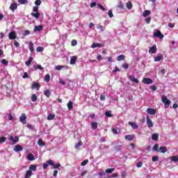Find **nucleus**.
<instances>
[{
    "instance_id": "nucleus-1",
    "label": "nucleus",
    "mask_w": 178,
    "mask_h": 178,
    "mask_svg": "<svg viewBox=\"0 0 178 178\" xmlns=\"http://www.w3.org/2000/svg\"><path fill=\"white\" fill-rule=\"evenodd\" d=\"M161 101L163 104H164L165 108H169L171 102L169 99H168V97H166L165 95H162Z\"/></svg>"
},
{
    "instance_id": "nucleus-2",
    "label": "nucleus",
    "mask_w": 178,
    "mask_h": 178,
    "mask_svg": "<svg viewBox=\"0 0 178 178\" xmlns=\"http://www.w3.org/2000/svg\"><path fill=\"white\" fill-rule=\"evenodd\" d=\"M154 38H159L160 40H163V34L159 31L157 30L154 34H153Z\"/></svg>"
},
{
    "instance_id": "nucleus-3",
    "label": "nucleus",
    "mask_w": 178,
    "mask_h": 178,
    "mask_svg": "<svg viewBox=\"0 0 178 178\" xmlns=\"http://www.w3.org/2000/svg\"><path fill=\"white\" fill-rule=\"evenodd\" d=\"M26 119H27L26 113H23L19 118V122H21V123L23 124H26L27 123V120H26Z\"/></svg>"
},
{
    "instance_id": "nucleus-4",
    "label": "nucleus",
    "mask_w": 178,
    "mask_h": 178,
    "mask_svg": "<svg viewBox=\"0 0 178 178\" xmlns=\"http://www.w3.org/2000/svg\"><path fill=\"white\" fill-rule=\"evenodd\" d=\"M8 38L10 40H15V38H17V35H16V32H15L13 31L10 32V33L8 35Z\"/></svg>"
},
{
    "instance_id": "nucleus-5",
    "label": "nucleus",
    "mask_w": 178,
    "mask_h": 178,
    "mask_svg": "<svg viewBox=\"0 0 178 178\" xmlns=\"http://www.w3.org/2000/svg\"><path fill=\"white\" fill-rule=\"evenodd\" d=\"M42 30H44V26H42V25H38L35 26L33 32L38 33L40 31H42Z\"/></svg>"
},
{
    "instance_id": "nucleus-6",
    "label": "nucleus",
    "mask_w": 178,
    "mask_h": 178,
    "mask_svg": "<svg viewBox=\"0 0 178 178\" xmlns=\"http://www.w3.org/2000/svg\"><path fill=\"white\" fill-rule=\"evenodd\" d=\"M146 120H147V124L148 127H149V128L154 127V122H152L151 119H149V116L147 115L146 117Z\"/></svg>"
},
{
    "instance_id": "nucleus-7",
    "label": "nucleus",
    "mask_w": 178,
    "mask_h": 178,
    "mask_svg": "<svg viewBox=\"0 0 178 178\" xmlns=\"http://www.w3.org/2000/svg\"><path fill=\"white\" fill-rule=\"evenodd\" d=\"M128 79H129L131 81H133V83H136V84H138L140 83V81L136 79V77L133 75H129Z\"/></svg>"
},
{
    "instance_id": "nucleus-8",
    "label": "nucleus",
    "mask_w": 178,
    "mask_h": 178,
    "mask_svg": "<svg viewBox=\"0 0 178 178\" xmlns=\"http://www.w3.org/2000/svg\"><path fill=\"white\" fill-rule=\"evenodd\" d=\"M142 81H143V84H152V83H153L152 79H151L149 78H143Z\"/></svg>"
},
{
    "instance_id": "nucleus-9",
    "label": "nucleus",
    "mask_w": 178,
    "mask_h": 178,
    "mask_svg": "<svg viewBox=\"0 0 178 178\" xmlns=\"http://www.w3.org/2000/svg\"><path fill=\"white\" fill-rule=\"evenodd\" d=\"M135 137H136V136L134 134L126 135L125 140H127V141H133V140H134Z\"/></svg>"
},
{
    "instance_id": "nucleus-10",
    "label": "nucleus",
    "mask_w": 178,
    "mask_h": 178,
    "mask_svg": "<svg viewBox=\"0 0 178 178\" xmlns=\"http://www.w3.org/2000/svg\"><path fill=\"white\" fill-rule=\"evenodd\" d=\"M10 141L13 142V144H16V143H17V141H19V136H15V138L11 136L9 138Z\"/></svg>"
},
{
    "instance_id": "nucleus-11",
    "label": "nucleus",
    "mask_w": 178,
    "mask_h": 178,
    "mask_svg": "<svg viewBox=\"0 0 178 178\" xmlns=\"http://www.w3.org/2000/svg\"><path fill=\"white\" fill-rule=\"evenodd\" d=\"M97 47L99 48H102V47H104V44H101V43H95V42H93L92 44L91 45V48H92L93 49L95 48H97Z\"/></svg>"
},
{
    "instance_id": "nucleus-12",
    "label": "nucleus",
    "mask_w": 178,
    "mask_h": 178,
    "mask_svg": "<svg viewBox=\"0 0 178 178\" xmlns=\"http://www.w3.org/2000/svg\"><path fill=\"white\" fill-rule=\"evenodd\" d=\"M146 112H147L149 115H154L156 113V110H155L154 108H148Z\"/></svg>"
},
{
    "instance_id": "nucleus-13",
    "label": "nucleus",
    "mask_w": 178,
    "mask_h": 178,
    "mask_svg": "<svg viewBox=\"0 0 178 178\" xmlns=\"http://www.w3.org/2000/svg\"><path fill=\"white\" fill-rule=\"evenodd\" d=\"M128 124H129V126H131L132 127V129H134V130H136V129H138V124H137L133 122H129Z\"/></svg>"
},
{
    "instance_id": "nucleus-14",
    "label": "nucleus",
    "mask_w": 178,
    "mask_h": 178,
    "mask_svg": "<svg viewBox=\"0 0 178 178\" xmlns=\"http://www.w3.org/2000/svg\"><path fill=\"white\" fill-rule=\"evenodd\" d=\"M40 87L41 86L39 83L33 82L32 84V90H35V88H37V90H40Z\"/></svg>"
},
{
    "instance_id": "nucleus-15",
    "label": "nucleus",
    "mask_w": 178,
    "mask_h": 178,
    "mask_svg": "<svg viewBox=\"0 0 178 178\" xmlns=\"http://www.w3.org/2000/svg\"><path fill=\"white\" fill-rule=\"evenodd\" d=\"M76 60H77V56H72L70 61V65H74Z\"/></svg>"
},
{
    "instance_id": "nucleus-16",
    "label": "nucleus",
    "mask_w": 178,
    "mask_h": 178,
    "mask_svg": "<svg viewBox=\"0 0 178 178\" xmlns=\"http://www.w3.org/2000/svg\"><path fill=\"white\" fill-rule=\"evenodd\" d=\"M10 10L15 11L16 9H17V3H12L10 6Z\"/></svg>"
},
{
    "instance_id": "nucleus-17",
    "label": "nucleus",
    "mask_w": 178,
    "mask_h": 178,
    "mask_svg": "<svg viewBox=\"0 0 178 178\" xmlns=\"http://www.w3.org/2000/svg\"><path fill=\"white\" fill-rule=\"evenodd\" d=\"M33 175V171L29 170L26 172L24 178H31Z\"/></svg>"
},
{
    "instance_id": "nucleus-18",
    "label": "nucleus",
    "mask_w": 178,
    "mask_h": 178,
    "mask_svg": "<svg viewBox=\"0 0 178 178\" xmlns=\"http://www.w3.org/2000/svg\"><path fill=\"white\" fill-rule=\"evenodd\" d=\"M159 138V134H153L152 135V140H153V141H158Z\"/></svg>"
},
{
    "instance_id": "nucleus-19",
    "label": "nucleus",
    "mask_w": 178,
    "mask_h": 178,
    "mask_svg": "<svg viewBox=\"0 0 178 178\" xmlns=\"http://www.w3.org/2000/svg\"><path fill=\"white\" fill-rule=\"evenodd\" d=\"M156 51H157V49H156V45H154L149 49V54H155V52H156Z\"/></svg>"
},
{
    "instance_id": "nucleus-20",
    "label": "nucleus",
    "mask_w": 178,
    "mask_h": 178,
    "mask_svg": "<svg viewBox=\"0 0 178 178\" xmlns=\"http://www.w3.org/2000/svg\"><path fill=\"white\" fill-rule=\"evenodd\" d=\"M29 50L33 54L34 52V43L33 42H29Z\"/></svg>"
},
{
    "instance_id": "nucleus-21",
    "label": "nucleus",
    "mask_w": 178,
    "mask_h": 178,
    "mask_svg": "<svg viewBox=\"0 0 178 178\" xmlns=\"http://www.w3.org/2000/svg\"><path fill=\"white\" fill-rule=\"evenodd\" d=\"M159 151L161 154H165V152H168V148H166V147L161 146L159 147Z\"/></svg>"
},
{
    "instance_id": "nucleus-22",
    "label": "nucleus",
    "mask_w": 178,
    "mask_h": 178,
    "mask_svg": "<svg viewBox=\"0 0 178 178\" xmlns=\"http://www.w3.org/2000/svg\"><path fill=\"white\" fill-rule=\"evenodd\" d=\"M14 151H15V152H19L20 151H23V147L17 145H15V148L14 149Z\"/></svg>"
},
{
    "instance_id": "nucleus-23",
    "label": "nucleus",
    "mask_w": 178,
    "mask_h": 178,
    "mask_svg": "<svg viewBox=\"0 0 178 178\" xmlns=\"http://www.w3.org/2000/svg\"><path fill=\"white\" fill-rule=\"evenodd\" d=\"M163 59V56L159 55L154 57V62H159Z\"/></svg>"
},
{
    "instance_id": "nucleus-24",
    "label": "nucleus",
    "mask_w": 178,
    "mask_h": 178,
    "mask_svg": "<svg viewBox=\"0 0 178 178\" xmlns=\"http://www.w3.org/2000/svg\"><path fill=\"white\" fill-rule=\"evenodd\" d=\"M152 151L155 152H159V145L155 144L153 146Z\"/></svg>"
},
{
    "instance_id": "nucleus-25",
    "label": "nucleus",
    "mask_w": 178,
    "mask_h": 178,
    "mask_svg": "<svg viewBox=\"0 0 178 178\" xmlns=\"http://www.w3.org/2000/svg\"><path fill=\"white\" fill-rule=\"evenodd\" d=\"M31 15L33 17H35V19H40V16H41L40 13H31Z\"/></svg>"
},
{
    "instance_id": "nucleus-26",
    "label": "nucleus",
    "mask_w": 178,
    "mask_h": 178,
    "mask_svg": "<svg viewBox=\"0 0 178 178\" xmlns=\"http://www.w3.org/2000/svg\"><path fill=\"white\" fill-rule=\"evenodd\" d=\"M149 15H151V10H146L143 13V17H147Z\"/></svg>"
},
{
    "instance_id": "nucleus-27",
    "label": "nucleus",
    "mask_w": 178,
    "mask_h": 178,
    "mask_svg": "<svg viewBox=\"0 0 178 178\" xmlns=\"http://www.w3.org/2000/svg\"><path fill=\"white\" fill-rule=\"evenodd\" d=\"M91 126H92V129L93 130H96V129H98V123H97L95 122H92L91 123Z\"/></svg>"
},
{
    "instance_id": "nucleus-28",
    "label": "nucleus",
    "mask_w": 178,
    "mask_h": 178,
    "mask_svg": "<svg viewBox=\"0 0 178 178\" xmlns=\"http://www.w3.org/2000/svg\"><path fill=\"white\" fill-rule=\"evenodd\" d=\"M44 95H46V97L47 98H49V97H51V90H44Z\"/></svg>"
},
{
    "instance_id": "nucleus-29",
    "label": "nucleus",
    "mask_w": 178,
    "mask_h": 178,
    "mask_svg": "<svg viewBox=\"0 0 178 178\" xmlns=\"http://www.w3.org/2000/svg\"><path fill=\"white\" fill-rule=\"evenodd\" d=\"M55 119V114L50 113L47 116V120H54Z\"/></svg>"
},
{
    "instance_id": "nucleus-30",
    "label": "nucleus",
    "mask_w": 178,
    "mask_h": 178,
    "mask_svg": "<svg viewBox=\"0 0 178 178\" xmlns=\"http://www.w3.org/2000/svg\"><path fill=\"white\" fill-rule=\"evenodd\" d=\"M31 62H33V57H29V60L25 62V65H26V66H30Z\"/></svg>"
},
{
    "instance_id": "nucleus-31",
    "label": "nucleus",
    "mask_w": 178,
    "mask_h": 178,
    "mask_svg": "<svg viewBox=\"0 0 178 178\" xmlns=\"http://www.w3.org/2000/svg\"><path fill=\"white\" fill-rule=\"evenodd\" d=\"M33 67L35 69V70H43L44 67H42V66H41V65H34Z\"/></svg>"
},
{
    "instance_id": "nucleus-32",
    "label": "nucleus",
    "mask_w": 178,
    "mask_h": 178,
    "mask_svg": "<svg viewBox=\"0 0 178 178\" xmlns=\"http://www.w3.org/2000/svg\"><path fill=\"white\" fill-rule=\"evenodd\" d=\"M172 162H178V156H173L170 157Z\"/></svg>"
},
{
    "instance_id": "nucleus-33",
    "label": "nucleus",
    "mask_w": 178,
    "mask_h": 178,
    "mask_svg": "<svg viewBox=\"0 0 178 178\" xmlns=\"http://www.w3.org/2000/svg\"><path fill=\"white\" fill-rule=\"evenodd\" d=\"M44 80L47 81V83H49V81L51 80V75L49 74H47L44 76Z\"/></svg>"
},
{
    "instance_id": "nucleus-34",
    "label": "nucleus",
    "mask_w": 178,
    "mask_h": 178,
    "mask_svg": "<svg viewBox=\"0 0 178 178\" xmlns=\"http://www.w3.org/2000/svg\"><path fill=\"white\" fill-rule=\"evenodd\" d=\"M67 108H68V110H69V111H70V109H72V108H73V102L70 101V102L67 103Z\"/></svg>"
},
{
    "instance_id": "nucleus-35",
    "label": "nucleus",
    "mask_w": 178,
    "mask_h": 178,
    "mask_svg": "<svg viewBox=\"0 0 178 178\" xmlns=\"http://www.w3.org/2000/svg\"><path fill=\"white\" fill-rule=\"evenodd\" d=\"M127 8L129 10L133 8V3H131V1H128L127 3Z\"/></svg>"
},
{
    "instance_id": "nucleus-36",
    "label": "nucleus",
    "mask_w": 178,
    "mask_h": 178,
    "mask_svg": "<svg viewBox=\"0 0 178 178\" xmlns=\"http://www.w3.org/2000/svg\"><path fill=\"white\" fill-rule=\"evenodd\" d=\"M28 159L29 161H34L35 158L34 157V155H33V154H28Z\"/></svg>"
},
{
    "instance_id": "nucleus-37",
    "label": "nucleus",
    "mask_w": 178,
    "mask_h": 178,
    "mask_svg": "<svg viewBox=\"0 0 178 178\" xmlns=\"http://www.w3.org/2000/svg\"><path fill=\"white\" fill-rule=\"evenodd\" d=\"M117 60H118V61L124 60V55L121 54V55L118 56L117 57Z\"/></svg>"
},
{
    "instance_id": "nucleus-38",
    "label": "nucleus",
    "mask_w": 178,
    "mask_h": 178,
    "mask_svg": "<svg viewBox=\"0 0 178 178\" xmlns=\"http://www.w3.org/2000/svg\"><path fill=\"white\" fill-rule=\"evenodd\" d=\"M37 99H38L37 95L33 94L31 96L32 102H35V101H37Z\"/></svg>"
},
{
    "instance_id": "nucleus-39",
    "label": "nucleus",
    "mask_w": 178,
    "mask_h": 178,
    "mask_svg": "<svg viewBox=\"0 0 178 178\" xmlns=\"http://www.w3.org/2000/svg\"><path fill=\"white\" fill-rule=\"evenodd\" d=\"M38 144L40 145V147H44V145H45V143H44L41 139L38 140Z\"/></svg>"
},
{
    "instance_id": "nucleus-40",
    "label": "nucleus",
    "mask_w": 178,
    "mask_h": 178,
    "mask_svg": "<svg viewBox=\"0 0 178 178\" xmlns=\"http://www.w3.org/2000/svg\"><path fill=\"white\" fill-rule=\"evenodd\" d=\"M29 170H33V172H35V170H37V166L34 165H31L29 167Z\"/></svg>"
},
{
    "instance_id": "nucleus-41",
    "label": "nucleus",
    "mask_w": 178,
    "mask_h": 178,
    "mask_svg": "<svg viewBox=\"0 0 178 178\" xmlns=\"http://www.w3.org/2000/svg\"><path fill=\"white\" fill-rule=\"evenodd\" d=\"M18 2L21 5H26V3H29V1H27V0H18Z\"/></svg>"
},
{
    "instance_id": "nucleus-42",
    "label": "nucleus",
    "mask_w": 178,
    "mask_h": 178,
    "mask_svg": "<svg viewBox=\"0 0 178 178\" xmlns=\"http://www.w3.org/2000/svg\"><path fill=\"white\" fill-rule=\"evenodd\" d=\"M152 161L153 162H157V161H159V156H152Z\"/></svg>"
},
{
    "instance_id": "nucleus-43",
    "label": "nucleus",
    "mask_w": 178,
    "mask_h": 178,
    "mask_svg": "<svg viewBox=\"0 0 178 178\" xmlns=\"http://www.w3.org/2000/svg\"><path fill=\"white\" fill-rule=\"evenodd\" d=\"M115 172V168H108L106 170V173H112Z\"/></svg>"
},
{
    "instance_id": "nucleus-44",
    "label": "nucleus",
    "mask_w": 178,
    "mask_h": 178,
    "mask_svg": "<svg viewBox=\"0 0 178 178\" xmlns=\"http://www.w3.org/2000/svg\"><path fill=\"white\" fill-rule=\"evenodd\" d=\"M26 127L30 130H35V129L34 128V126H33L31 124H27Z\"/></svg>"
},
{
    "instance_id": "nucleus-45",
    "label": "nucleus",
    "mask_w": 178,
    "mask_h": 178,
    "mask_svg": "<svg viewBox=\"0 0 178 178\" xmlns=\"http://www.w3.org/2000/svg\"><path fill=\"white\" fill-rule=\"evenodd\" d=\"M6 141V138L5 136H2L0 138V144H3Z\"/></svg>"
},
{
    "instance_id": "nucleus-46",
    "label": "nucleus",
    "mask_w": 178,
    "mask_h": 178,
    "mask_svg": "<svg viewBox=\"0 0 178 178\" xmlns=\"http://www.w3.org/2000/svg\"><path fill=\"white\" fill-rule=\"evenodd\" d=\"M105 115L107 118H112L113 116L111 111H106Z\"/></svg>"
},
{
    "instance_id": "nucleus-47",
    "label": "nucleus",
    "mask_w": 178,
    "mask_h": 178,
    "mask_svg": "<svg viewBox=\"0 0 178 178\" xmlns=\"http://www.w3.org/2000/svg\"><path fill=\"white\" fill-rule=\"evenodd\" d=\"M63 67H65V66L63 65H57L55 67L56 70H62V69H63Z\"/></svg>"
},
{
    "instance_id": "nucleus-48",
    "label": "nucleus",
    "mask_w": 178,
    "mask_h": 178,
    "mask_svg": "<svg viewBox=\"0 0 178 178\" xmlns=\"http://www.w3.org/2000/svg\"><path fill=\"white\" fill-rule=\"evenodd\" d=\"M53 168L54 169H59V168H60V163H58L54 164Z\"/></svg>"
},
{
    "instance_id": "nucleus-49",
    "label": "nucleus",
    "mask_w": 178,
    "mask_h": 178,
    "mask_svg": "<svg viewBox=\"0 0 178 178\" xmlns=\"http://www.w3.org/2000/svg\"><path fill=\"white\" fill-rule=\"evenodd\" d=\"M36 51L38 52H42V51H44V47H38L36 48Z\"/></svg>"
},
{
    "instance_id": "nucleus-50",
    "label": "nucleus",
    "mask_w": 178,
    "mask_h": 178,
    "mask_svg": "<svg viewBox=\"0 0 178 178\" xmlns=\"http://www.w3.org/2000/svg\"><path fill=\"white\" fill-rule=\"evenodd\" d=\"M87 163H88V159L84 160V161L81 163V166H86V165H87Z\"/></svg>"
},
{
    "instance_id": "nucleus-51",
    "label": "nucleus",
    "mask_w": 178,
    "mask_h": 178,
    "mask_svg": "<svg viewBox=\"0 0 178 178\" xmlns=\"http://www.w3.org/2000/svg\"><path fill=\"white\" fill-rule=\"evenodd\" d=\"M71 44L72 47H76L77 45V40H72L71 42Z\"/></svg>"
},
{
    "instance_id": "nucleus-52",
    "label": "nucleus",
    "mask_w": 178,
    "mask_h": 178,
    "mask_svg": "<svg viewBox=\"0 0 178 178\" xmlns=\"http://www.w3.org/2000/svg\"><path fill=\"white\" fill-rule=\"evenodd\" d=\"M47 165H50V166H54V161H52V160H49V161H47Z\"/></svg>"
},
{
    "instance_id": "nucleus-53",
    "label": "nucleus",
    "mask_w": 178,
    "mask_h": 178,
    "mask_svg": "<svg viewBox=\"0 0 178 178\" xmlns=\"http://www.w3.org/2000/svg\"><path fill=\"white\" fill-rule=\"evenodd\" d=\"M35 5H36V6H40V5H41V0H36L35 1Z\"/></svg>"
},
{
    "instance_id": "nucleus-54",
    "label": "nucleus",
    "mask_w": 178,
    "mask_h": 178,
    "mask_svg": "<svg viewBox=\"0 0 178 178\" xmlns=\"http://www.w3.org/2000/svg\"><path fill=\"white\" fill-rule=\"evenodd\" d=\"M151 17L145 18V22L147 23V24H149V23H151Z\"/></svg>"
},
{
    "instance_id": "nucleus-55",
    "label": "nucleus",
    "mask_w": 178,
    "mask_h": 178,
    "mask_svg": "<svg viewBox=\"0 0 178 178\" xmlns=\"http://www.w3.org/2000/svg\"><path fill=\"white\" fill-rule=\"evenodd\" d=\"M83 145V143L81 141H79L76 145L75 148H79V147H81Z\"/></svg>"
},
{
    "instance_id": "nucleus-56",
    "label": "nucleus",
    "mask_w": 178,
    "mask_h": 178,
    "mask_svg": "<svg viewBox=\"0 0 178 178\" xmlns=\"http://www.w3.org/2000/svg\"><path fill=\"white\" fill-rule=\"evenodd\" d=\"M108 15L109 17H111V18L113 17V13H112L111 10H108Z\"/></svg>"
},
{
    "instance_id": "nucleus-57",
    "label": "nucleus",
    "mask_w": 178,
    "mask_h": 178,
    "mask_svg": "<svg viewBox=\"0 0 178 178\" xmlns=\"http://www.w3.org/2000/svg\"><path fill=\"white\" fill-rule=\"evenodd\" d=\"M33 12L38 13V6H35L33 8Z\"/></svg>"
},
{
    "instance_id": "nucleus-58",
    "label": "nucleus",
    "mask_w": 178,
    "mask_h": 178,
    "mask_svg": "<svg viewBox=\"0 0 178 178\" xmlns=\"http://www.w3.org/2000/svg\"><path fill=\"white\" fill-rule=\"evenodd\" d=\"M98 8L101 9V10H103V12H105V8L102 6V4H98Z\"/></svg>"
},
{
    "instance_id": "nucleus-59",
    "label": "nucleus",
    "mask_w": 178,
    "mask_h": 178,
    "mask_svg": "<svg viewBox=\"0 0 178 178\" xmlns=\"http://www.w3.org/2000/svg\"><path fill=\"white\" fill-rule=\"evenodd\" d=\"M30 31L29 30H26V31H24V35H29V34H30Z\"/></svg>"
},
{
    "instance_id": "nucleus-60",
    "label": "nucleus",
    "mask_w": 178,
    "mask_h": 178,
    "mask_svg": "<svg viewBox=\"0 0 178 178\" xmlns=\"http://www.w3.org/2000/svg\"><path fill=\"white\" fill-rule=\"evenodd\" d=\"M1 63H3V65H8V63H9V62L6 59H2Z\"/></svg>"
},
{
    "instance_id": "nucleus-61",
    "label": "nucleus",
    "mask_w": 178,
    "mask_h": 178,
    "mask_svg": "<svg viewBox=\"0 0 178 178\" xmlns=\"http://www.w3.org/2000/svg\"><path fill=\"white\" fill-rule=\"evenodd\" d=\"M22 77L23 79H29V74H27V72H24Z\"/></svg>"
},
{
    "instance_id": "nucleus-62",
    "label": "nucleus",
    "mask_w": 178,
    "mask_h": 178,
    "mask_svg": "<svg viewBox=\"0 0 178 178\" xmlns=\"http://www.w3.org/2000/svg\"><path fill=\"white\" fill-rule=\"evenodd\" d=\"M136 166L137 168H141L143 166V162L140 161V162H138L137 164H136Z\"/></svg>"
},
{
    "instance_id": "nucleus-63",
    "label": "nucleus",
    "mask_w": 178,
    "mask_h": 178,
    "mask_svg": "<svg viewBox=\"0 0 178 178\" xmlns=\"http://www.w3.org/2000/svg\"><path fill=\"white\" fill-rule=\"evenodd\" d=\"M122 67L124 69H127L129 67V64L127 63H124L123 65H122Z\"/></svg>"
},
{
    "instance_id": "nucleus-64",
    "label": "nucleus",
    "mask_w": 178,
    "mask_h": 178,
    "mask_svg": "<svg viewBox=\"0 0 178 178\" xmlns=\"http://www.w3.org/2000/svg\"><path fill=\"white\" fill-rule=\"evenodd\" d=\"M100 100L101 101H105V96H104V95H100Z\"/></svg>"
}]
</instances>
